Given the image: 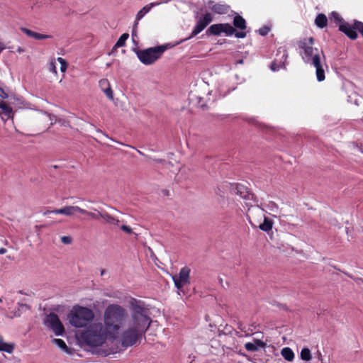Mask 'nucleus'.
<instances>
[{"mask_svg":"<svg viewBox=\"0 0 363 363\" xmlns=\"http://www.w3.org/2000/svg\"><path fill=\"white\" fill-rule=\"evenodd\" d=\"M221 24L223 33H224L226 36H230L235 33V29L230 23H226Z\"/></svg>","mask_w":363,"mask_h":363,"instance_id":"nucleus-32","label":"nucleus"},{"mask_svg":"<svg viewBox=\"0 0 363 363\" xmlns=\"http://www.w3.org/2000/svg\"><path fill=\"white\" fill-rule=\"evenodd\" d=\"M173 279V281H174V285H175V287L177 289H181L183 288L184 285L186 284V283H184L183 281H182L181 279H178L177 278V276H174L172 277Z\"/></svg>","mask_w":363,"mask_h":363,"instance_id":"nucleus-38","label":"nucleus"},{"mask_svg":"<svg viewBox=\"0 0 363 363\" xmlns=\"http://www.w3.org/2000/svg\"><path fill=\"white\" fill-rule=\"evenodd\" d=\"M128 313L126 310L118 304L108 305L104 311L105 328L108 332H117L124 323Z\"/></svg>","mask_w":363,"mask_h":363,"instance_id":"nucleus-3","label":"nucleus"},{"mask_svg":"<svg viewBox=\"0 0 363 363\" xmlns=\"http://www.w3.org/2000/svg\"><path fill=\"white\" fill-rule=\"evenodd\" d=\"M281 68H285L284 61L279 62V63L277 60H274L270 64V69L273 72H277Z\"/></svg>","mask_w":363,"mask_h":363,"instance_id":"nucleus-33","label":"nucleus"},{"mask_svg":"<svg viewBox=\"0 0 363 363\" xmlns=\"http://www.w3.org/2000/svg\"><path fill=\"white\" fill-rule=\"evenodd\" d=\"M190 272L191 269L189 267L185 266L182 267L179 273V276H177V278L181 279L182 281L189 284L190 283Z\"/></svg>","mask_w":363,"mask_h":363,"instance_id":"nucleus-19","label":"nucleus"},{"mask_svg":"<svg viewBox=\"0 0 363 363\" xmlns=\"http://www.w3.org/2000/svg\"><path fill=\"white\" fill-rule=\"evenodd\" d=\"M49 69L53 73H55V74L57 73V69H56L55 63L54 62L52 61L50 63Z\"/></svg>","mask_w":363,"mask_h":363,"instance_id":"nucleus-49","label":"nucleus"},{"mask_svg":"<svg viewBox=\"0 0 363 363\" xmlns=\"http://www.w3.org/2000/svg\"><path fill=\"white\" fill-rule=\"evenodd\" d=\"M21 306H23V307H26V308H30V306L28 304H21Z\"/></svg>","mask_w":363,"mask_h":363,"instance_id":"nucleus-62","label":"nucleus"},{"mask_svg":"<svg viewBox=\"0 0 363 363\" xmlns=\"http://www.w3.org/2000/svg\"><path fill=\"white\" fill-rule=\"evenodd\" d=\"M233 27L241 30H245L247 28L246 21L239 14H236L233 18Z\"/></svg>","mask_w":363,"mask_h":363,"instance_id":"nucleus-21","label":"nucleus"},{"mask_svg":"<svg viewBox=\"0 0 363 363\" xmlns=\"http://www.w3.org/2000/svg\"><path fill=\"white\" fill-rule=\"evenodd\" d=\"M330 19H333L337 25H338L339 30L340 31V26L344 24H349L348 23L345 22V20L340 16V15L336 12L333 11L330 14Z\"/></svg>","mask_w":363,"mask_h":363,"instance_id":"nucleus-27","label":"nucleus"},{"mask_svg":"<svg viewBox=\"0 0 363 363\" xmlns=\"http://www.w3.org/2000/svg\"><path fill=\"white\" fill-rule=\"evenodd\" d=\"M158 4L151 3L148 5L145 6L143 9H141L137 13L135 21V26H138V21L143 18V16L148 13L152 7H153L155 5H157Z\"/></svg>","mask_w":363,"mask_h":363,"instance_id":"nucleus-20","label":"nucleus"},{"mask_svg":"<svg viewBox=\"0 0 363 363\" xmlns=\"http://www.w3.org/2000/svg\"><path fill=\"white\" fill-rule=\"evenodd\" d=\"M298 48L303 50L300 55L302 57L303 62L306 64L313 65L315 69V74L317 80L322 82L325 79V71L321 64L320 54L325 58L323 51L319 52L318 48H314L313 46L308 45L306 40H302L298 42Z\"/></svg>","mask_w":363,"mask_h":363,"instance_id":"nucleus-2","label":"nucleus"},{"mask_svg":"<svg viewBox=\"0 0 363 363\" xmlns=\"http://www.w3.org/2000/svg\"><path fill=\"white\" fill-rule=\"evenodd\" d=\"M280 306L285 311H288V307L286 305L280 304Z\"/></svg>","mask_w":363,"mask_h":363,"instance_id":"nucleus-59","label":"nucleus"},{"mask_svg":"<svg viewBox=\"0 0 363 363\" xmlns=\"http://www.w3.org/2000/svg\"><path fill=\"white\" fill-rule=\"evenodd\" d=\"M0 108L4 111L3 113H13V107L10 104L9 101V104L1 102L0 104Z\"/></svg>","mask_w":363,"mask_h":363,"instance_id":"nucleus-37","label":"nucleus"},{"mask_svg":"<svg viewBox=\"0 0 363 363\" xmlns=\"http://www.w3.org/2000/svg\"><path fill=\"white\" fill-rule=\"evenodd\" d=\"M213 21L212 16L210 13H206L202 18H201L196 23L195 27L194 28L191 35L184 39H182L179 42H177L175 45H179L193 37L197 35L199 33H200L201 31H203L207 26Z\"/></svg>","mask_w":363,"mask_h":363,"instance_id":"nucleus-9","label":"nucleus"},{"mask_svg":"<svg viewBox=\"0 0 363 363\" xmlns=\"http://www.w3.org/2000/svg\"><path fill=\"white\" fill-rule=\"evenodd\" d=\"M24 51V50L23 48H21V47H18L17 48V52H23Z\"/></svg>","mask_w":363,"mask_h":363,"instance_id":"nucleus-60","label":"nucleus"},{"mask_svg":"<svg viewBox=\"0 0 363 363\" xmlns=\"http://www.w3.org/2000/svg\"><path fill=\"white\" fill-rule=\"evenodd\" d=\"M14 350V344L3 342L2 337H0V352H6L9 354L13 352Z\"/></svg>","mask_w":363,"mask_h":363,"instance_id":"nucleus-28","label":"nucleus"},{"mask_svg":"<svg viewBox=\"0 0 363 363\" xmlns=\"http://www.w3.org/2000/svg\"><path fill=\"white\" fill-rule=\"evenodd\" d=\"M234 35L238 38H244L246 36V33L243 31L238 32L235 30Z\"/></svg>","mask_w":363,"mask_h":363,"instance_id":"nucleus-48","label":"nucleus"},{"mask_svg":"<svg viewBox=\"0 0 363 363\" xmlns=\"http://www.w3.org/2000/svg\"><path fill=\"white\" fill-rule=\"evenodd\" d=\"M143 334L144 333L131 327L123 333L121 336V345L125 347L132 346Z\"/></svg>","mask_w":363,"mask_h":363,"instance_id":"nucleus-10","label":"nucleus"},{"mask_svg":"<svg viewBox=\"0 0 363 363\" xmlns=\"http://www.w3.org/2000/svg\"><path fill=\"white\" fill-rule=\"evenodd\" d=\"M221 335H224V330H218V337H220Z\"/></svg>","mask_w":363,"mask_h":363,"instance_id":"nucleus-54","label":"nucleus"},{"mask_svg":"<svg viewBox=\"0 0 363 363\" xmlns=\"http://www.w3.org/2000/svg\"><path fill=\"white\" fill-rule=\"evenodd\" d=\"M61 241L64 244L69 245L72 242V238L71 236H62L61 238Z\"/></svg>","mask_w":363,"mask_h":363,"instance_id":"nucleus-42","label":"nucleus"},{"mask_svg":"<svg viewBox=\"0 0 363 363\" xmlns=\"http://www.w3.org/2000/svg\"><path fill=\"white\" fill-rule=\"evenodd\" d=\"M129 38V34L125 33L122 34L120 38L118 39L117 42L114 45L113 49H116L118 48L123 47L125 45V42Z\"/></svg>","mask_w":363,"mask_h":363,"instance_id":"nucleus-31","label":"nucleus"},{"mask_svg":"<svg viewBox=\"0 0 363 363\" xmlns=\"http://www.w3.org/2000/svg\"><path fill=\"white\" fill-rule=\"evenodd\" d=\"M245 347L247 351L255 352L258 350V347L252 342H247L245 344Z\"/></svg>","mask_w":363,"mask_h":363,"instance_id":"nucleus-39","label":"nucleus"},{"mask_svg":"<svg viewBox=\"0 0 363 363\" xmlns=\"http://www.w3.org/2000/svg\"><path fill=\"white\" fill-rule=\"evenodd\" d=\"M231 186H233V184L224 182L220 186H218L215 189V193L220 197H224L225 191L228 189L231 188Z\"/></svg>","mask_w":363,"mask_h":363,"instance_id":"nucleus-26","label":"nucleus"},{"mask_svg":"<svg viewBox=\"0 0 363 363\" xmlns=\"http://www.w3.org/2000/svg\"><path fill=\"white\" fill-rule=\"evenodd\" d=\"M254 344L257 345V347H260L264 348L266 347V343L259 339H254Z\"/></svg>","mask_w":363,"mask_h":363,"instance_id":"nucleus-44","label":"nucleus"},{"mask_svg":"<svg viewBox=\"0 0 363 363\" xmlns=\"http://www.w3.org/2000/svg\"><path fill=\"white\" fill-rule=\"evenodd\" d=\"M137 26H133V28L132 30V41L135 45H138V41L135 40V38H137V31H136Z\"/></svg>","mask_w":363,"mask_h":363,"instance_id":"nucleus-43","label":"nucleus"},{"mask_svg":"<svg viewBox=\"0 0 363 363\" xmlns=\"http://www.w3.org/2000/svg\"><path fill=\"white\" fill-rule=\"evenodd\" d=\"M223 33L222 24L216 23L211 25L206 31L207 35H220Z\"/></svg>","mask_w":363,"mask_h":363,"instance_id":"nucleus-22","label":"nucleus"},{"mask_svg":"<svg viewBox=\"0 0 363 363\" xmlns=\"http://www.w3.org/2000/svg\"><path fill=\"white\" fill-rule=\"evenodd\" d=\"M97 131H98V132H99V133H102V134H104V135H105L107 138H108V136L107 135H106L105 133H104L102 132V130H98Z\"/></svg>","mask_w":363,"mask_h":363,"instance_id":"nucleus-63","label":"nucleus"},{"mask_svg":"<svg viewBox=\"0 0 363 363\" xmlns=\"http://www.w3.org/2000/svg\"><path fill=\"white\" fill-rule=\"evenodd\" d=\"M10 96L0 86V97L2 99H9Z\"/></svg>","mask_w":363,"mask_h":363,"instance_id":"nucleus-47","label":"nucleus"},{"mask_svg":"<svg viewBox=\"0 0 363 363\" xmlns=\"http://www.w3.org/2000/svg\"><path fill=\"white\" fill-rule=\"evenodd\" d=\"M100 217L105 220V221L110 224L113 225H118L119 224V220L116 218L112 216L108 213L104 211L102 213H99Z\"/></svg>","mask_w":363,"mask_h":363,"instance_id":"nucleus-23","label":"nucleus"},{"mask_svg":"<svg viewBox=\"0 0 363 363\" xmlns=\"http://www.w3.org/2000/svg\"><path fill=\"white\" fill-rule=\"evenodd\" d=\"M328 18L323 13H319L317 15L315 19V24L320 28H323L327 26Z\"/></svg>","mask_w":363,"mask_h":363,"instance_id":"nucleus-24","label":"nucleus"},{"mask_svg":"<svg viewBox=\"0 0 363 363\" xmlns=\"http://www.w3.org/2000/svg\"><path fill=\"white\" fill-rule=\"evenodd\" d=\"M196 101L195 105L199 108V111L202 112L213 111L216 106V103L213 100H206L203 97L197 96Z\"/></svg>","mask_w":363,"mask_h":363,"instance_id":"nucleus-12","label":"nucleus"},{"mask_svg":"<svg viewBox=\"0 0 363 363\" xmlns=\"http://www.w3.org/2000/svg\"><path fill=\"white\" fill-rule=\"evenodd\" d=\"M287 57H288V54H287L286 51H284V53L282 55V59H284V61H286Z\"/></svg>","mask_w":363,"mask_h":363,"instance_id":"nucleus-57","label":"nucleus"},{"mask_svg":"<svg viewBox=\"0 0 363 363\" xmlns=\"http://www.w3.org/2000/svg\"><path fill=\"white\" fill-rule=\"evenodd\" d=\"M308 43V45H310L311 46L313 45V44L314 43V38L313 37H310L307 39H305Z\"/></svg>","mask_w":363,"mask_h":363,"instance_id":"nucleus-50","label":"nucleus"},{"mask_svg":"<svg viewBox=\"0 0 363 363\" xmlns=\"http://www.w3.org/2000/svg\"><path fill=\"white\" fill-rule=\"evenodd\" d=\"M81 211H79V213L84 214V215H87L92 219L98 220L99 218H101L100 215H99V213H101L100 211H97V213H96L87 211L86 210L83 209V208H81Z\"/></svg>","mask_w":363,"mask_h":363,"instance_id":"nucleus-36","label":"nucleus"},{"mask_svg":"<svg viewBox=\"0 0 363 363\" xmlns=\"http://www.w3.org/2000/svg\"><path fill=\"white\" fill-rule=\"evenodd\" d=\"M130 305L133 322L132 328L140 333H145L152 323V320L149 316L150 309L143 301L135 298L130 300Z\"/></svg>","mask_w":363,"mask_h":363,"instance_id":"nucleus-1","label":"nucleus"},{"mask_svg":"<svg viewBox=\"0 0 363 363\" xmlns=\"http://www.w3.org/2000/svg\"><path fill=\"white\" fill-rule=\"evenodd\" d=\"M48 116H49L50 120V121H51V125H52V124H53V123H52V121H53V120H55V123H56V121H57V116H56V115H51V114H49V115H48Z\"/></svg>","mask_w":363,"mask_h":363,"instance_id":"nucleus-51","label":"nucleus"},{"mask_svg":"<svg viewBox=\"0 0 363 363\" xmlns=\"http://www.w3.org/2000/svg\"><path fill=\"white\" fill-rule=\"evenodd\" d=\"M270 31V28L269 26H264L263 27L260 28L257 32L258 33L262 35V36H265L267 35L269 32Z\"/></svg>","mask_w":363,"mask_h":363,"instance_id":"nucleus-40","label":"nucleus"},{"mask_svg":"<svg viewBox=\"0 0 363 363\" xmlns=\"http://www.w3.org/2000/svg\"><path fill=\"white\" fill-rule=\"evenodd\" d=\"M273 220L267 217H264V221L259 225V228L264 232H269L272 229Z\"/></svg>","mask_w":363,"mask_h":363,"instance_id":"nucleus-25","label":"nucleus"},{"mask_svg":"<svg viewBox=\"0 0 363 363\" xmlns=\"http://www.w3.org/2000/svg\"><path fill=\"white\" fill-rule=\"evenodd\" d=\"M231 188L235 194L240 196L245 201H255V194L250 191L245 186L240 184H233V186H231Z\"/></svg>","mask_w":363,"mask_h":363,"instance_id":"nucleus-11","label":"nucleus"},{"mask_svg":"<svg viewBox=\"0 0 363 363\" xmlns=\"http://www.w3.org/2000/svg\"><path fill=\"white\" fill-rule=\"evenodd\" d=\"M99 86L101 88L102 91L104 92L106 96L109 99H113V91L110 86L109 82L107 79H103L99 81Z\"/></svg>","mask_w":363,"mask_h":363,"instance_id":"nucleus-16","label":"nucleus"},{"mask_svg":"<svg viewBox=\"0 0 363 363\" xmlns=\"http://www.w3.org/2000/svg\"><path fill=\"white\" fill-rule=\"evenodd\" d=\"M52 342L68 354H73L75 352V350L67 347L65 342L62 339L55 338Z\"/></svg>","mask_w":363,"mask_h":363,"instance_id":"nucleus-17","label":"nucleus"},{"mask_svg":"<svg viewBox=\"0 0 363 363\" xmlns=\"http://www.w3.org/2000/svg\"><path fill=\"white\" fill-rule=\"evenodd\" d=\"M79 211H82L80 207L77 206H67L60 209H55L54 211H48L46 213H45V214H46L47 213H52L55 214H63L65 216H71L77 212L79 213Z\"/></svg>","mask_w":363,"mask_h":363,"instance_id":"nucleus-15","label":"nucleus"},{"mask_svg":"<svg viewBox=\"0 0 363 363\" xmlns=\"http://www.w3.org/2000/svg\"><path fill=\"white\" fill-rule=\"evenodd\" d=\"M281 354L282 357L289 362H291L294 358V353L293 350L289 347H284L281 350Z\"/></svg>","mask_w":363,"mask_h":363,"instance_id":"nucleus-30","label":"nucleus"},{"mask_svg":"<svg viewBox=\"0 0 363 363\" xmlns=\"http://www.w3.org/2000/svg\"><path fill=\"white\" fill-rule=\"evenodd\" d=\"M318 357L319 359H322V354H321L320 352H319V351H318Z\"/></svg>","mask_w":363,"mask_h":363,"instance_id":"nucleus-61","label":"nucleus"},{"mask_svg":"<svg viewBox=\"0 0 363 363\" xmlns=\"http://www.w3.org/2000/svg\"><path fill=\"white\" fill-rule=\"evenodd\" d=\"M172 46L169 44L158 45L156 47L149 48L144 50H139L135 48L137 57L140 61L145 65H150L153 64L155 61L161 57L163 52Z\"/></svg>","mask_w":363,"mask_h":363,"instance_id":"nucleus-6","label":"nucleus"},{"mask_svg":"<svg viewBox=\"0 0 363 363\" xmlns=\"http://www.w3.org/2000/svg\"><path fill=\"white\" fill-rule=\"evenodd\" d=\"M10 104L12 106L13 109H32L30 108V104L27 103L22 97L20 96H9Z\"/></svg>","mask_w":363,"mask_h":363,"instance_id":"nucleus-14","label":"nucleus"},{"mask_svg":"<svg viewBox=\"0 0 363 363\" xmlns=\"http://www.w3.org/2000/svg\"><path fill=\"white\" fill-rule=\"evenodd\" d=\"M244 121L247 122L250 125H254V126L257 127L259 129H262H262L268 128H269L268 125L259 122L258 121L256 120L255 118H253V117H252V118H244Z\"/></svg>","mask_w":363,"mask_h":363,"instance_id":"nucleus-29","label":"nucleus"},{"mask_svg":"<svg viewBox=\"0 0 363 363\" xmlns=\"http://www.w3.org/2000/svg\"><path fill=\"white\" fill-rule=\"evenodd\" d=\"M58 122L60 123V125L66 126L67 125H68V122L65 121L59 120Z\"/></svg>","mask_w":363,"mask_h":363,"instance_id":"nucleus-53","label":"nucleus"},{"mask_svg":"<svg viewBox=\"0 0 363 363\" xmlns=\"http://www.w3.org/2000/svg\"><path fill=\"white\" fill-rule=\"evenodd\" d=\"M208 9L214 13L226 14L230 10V6L225 4L216 3L213 0L207 2Z\"/></svg>","mask_w":363,"mask_h":363,"instance_id":"nucleus-13","label":"nucleus"},{"mask_svg":"<svg viewBox=\"0 0 363 363\" xmlns=\"http://www.w3.org/2000/svg\"><path fill=\"white\" fill-rule=\"evenodd\" d=\"M120 228L128 234H132L133 233L132 228L126 225H122Z\"/></svg>","mask_w":363,"mask_h":363,"instance_id":"nucleus-45","label":"nucleus"},{"mask_svg":"<svg viewBox=\"0 0 363 363\" xmlns=\"http://www.w3.org/2000/svg\"><path fill=\"white\" fill-rule=\"evenodd\" d=\"M243 63H244L243 59L238 60H236V62H235L236 65H242Z\"/></svg>","mask_w":363,"mask_h":363,"instance_id":"nucleus-56","label":"nucleus"},{"mask_svg":"<svg viewBox=\"0 0 363 363\" xmlns=\"http://www.w3.org/2000/svg\"><path fill=\"white\" fill-rule=\"evenodd\" d=\"M106 330L101 323H94L81 333V340L91 347L101 346L106 339Z\"/></svg>","mask_w":363,"mask_h":363,"instance_id":"nucleus-4","label":"nucleus"},{"mask_svg":"<svg viewBox=\"0 0 363 363\" xmlns=\"http://www.w3.org/2000/svg\"><path fill=\"white\" fill-rule=\"evenodd\" d=\"M21 30L28 36L35 40H45L51 38V35L38 33L26 28H21Z\"/></svg>","mask_w":363,"mask_h":363,"instance_id":"nucleus-18","label":"nucleus"},{"mask_svg":"<svg viewBox=\"0 0 363 363\" xmlns=\"http://www.w3.org/2000/svg\"><path fill=\"white\" fill-rule=\"evenodd\" d=\"M57 60L60 62V65H61L60 69H61V71L62 72H65V69H67V62L65 61V60H64L62 57H58Z\"/></svg>","mask_w":363,"mask_h":363,"instance_id":"nucleus-41","label":"nucleus"},{"mask_svg":"<svg viewBox=\"0 0 363 363\" xmlns=\"http://www.w3.org/2000/svg\"><path fill=\"white\" fill-rule=\"evenodd\" d=\"M240 355L242 356V357H245L247 358V360L249 361H251V358L250 356H248L247 354H246L244 352H239L238 353Z\"/></svg>","mask_w":363,"mask_h":363,"instance_id":"nucleus-52","label":"nucleus"},{"mask_svg":"<svg viewBox=\"0 0 363 363\" xmlns=\"http://www.w3.org/2000/svg\"><path fill=\"white\" fill-rule=\"evenodd\" d=\"M44 324L47 325L57 336H62L65 333L64 325L60 321L58 315L51 312L47 315Z\"/></svg>","mask_w":363,"mask_h":363,"instance_id":"nucleus-7","label":"nucleus"},{"mask_svg":"<svg viewBox=\"0 0 363 363\" xmlns=\"http://www.w3.org/2000/svg\"><path fill=\"white\" fill-rule=\"evenodd\" d=\"M359 148H360L361 152L363 153V145L361 144Z\"/></svg>","mask_w":363,"mask_h":363,"instance_id":"nucleus-64","label":"nucleus"},{"mask_svg":"<svg viewBox=\"0 0 363 363\" xmlns=\"http://www.w3.org/2000/svg\"><path fill=\"white\" fill-rule=\"evenodd\" d=\"M340 31L345 34L350 40H356L358 37L357 31L363 37V22L354 20L353 25L344 24L340 26Z\"/></svg>","mask_w":363,"mask_h":363,"instance_id":"nucleus-8","label":"nucleus"},{"mask_svg":"<svg viewBox=\"0 0 363 363\" xmlns=\"http://www.w3.org/2000/svg\"><path fill=\"white\" fill-rule=\"evenodd\" d=\"M301 359L304 361H309L311 359L312 356L311 354V351L308 347H303L300 354Z\"/></svg>","mask_w":363,"mask_h":363,"instance_id":"nucleus-34","label":"nucleus"},{"mask_svg":"<svg viewBox=\"0 0 363 363\" xmlns=\"http://www.w3.org/2000/svg\"><path fill=\"white\" fill-rule=\"evenodd\" d=\"M6 252V249L4 247L0 248V255H4Z\"/></svg>","mask_w":363,"mask_h":363,"instance_id":"nucleus-55","label":"nucleus"},{"mask_svg":"<svg viewBox=\"0 0 363 363\" xmlns=\"http://www.w3.org/2000/svg\"><path fill=\"white\" fill-rule=\"evenodd\" d=\"M94 318L91 308L75 305L67 315L71 325L74 328H84L89 325Z\"/></svg>","mask_w":363,"mask_h":363,"instance_id":"nucleus-5","label":"nucleus"},{"mask_svg":"<svg viewBox=\"0 0 363 363\" xmlns=\"http://www.w3.org/2000/svg\"><path fill=\"white\" fill-rule=\"evenodd\" d=\"M156 162H158V163H163L165 160H163V159H155L154 160Z\"/></svg>","mask_w":363,"mask_h":363,"instance_id":"nucleus-58","label":"nucleus"},{"mask_svg":"<svg viewBox=\"0 0 363 363\" xmlns=\"http://www.w3.org/2000/svg\"><path fill=\"white\" fill-rule=\"evenodd\" d=\"M224 335H232L235 333L237 336H239V332L235 330V329L230 325L226 324L224 328Z\"/></svg>","mask_w":363,"mask_h":363,"instance_id":"nucleus-35","label":"nucleus"},{"mask_svg":"<svg viewBox=\"0 0 363 363\" xmlns=\"http://www.w3.org/2000/svg\"><path fill=\"white\" fill-rule=\"evenodd\" d=\"M14 115H0V118L4 122L7 121L9 119H11L13 121Z\"/></svg>","mask_w":363,"mask_h":363,"instance_id":"nucleus-46","label":"nucleus"}]
</instances>
